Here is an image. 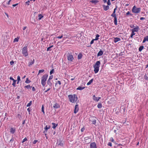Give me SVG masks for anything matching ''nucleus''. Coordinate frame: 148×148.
Returning <instances> with one entry per match:
<instances>
[{"label": "nucleus", "mask_w": 148, "mask_h": 148, "mask_svg": "<svg viewBox=\"0 0 148 148\" xmlns=\"http://www.w3.org/2000/svg\"><path fill=\"white\" fill-rule=\"evenodd\" d=\"M70 102L72 103H75L77 100V96L76 95H70L68 96Z\"/></svg>", "instance_id": "1"}, {"label": "nucleus", "mask_w": 148, "mask_h": 148, "mask_svg": "<svg viewBox=\"0 0 148 148\" xmlns=\"http://www.w3.org/2000/svg\"><path fill=\"white\" fill-rule=\"evenodd\" d=\"M48 77V75L46 74L43 75L41 78V83L42 86H44L46 84V81Z\"/></svg>", "instance_id": "2"}, {"label": "nucleus", "mask_w": 148, "mask_h": 148, "mask_svg": "<svg viewBox=\"0 0 148 148\" xmlns=\"http://www.w3.org/2000/svg\"><path fill=\"white\" fill-rule=\"evenodd\" d=\"M141 10V8H137L136 7V6L135 5H134L132 9V12L134 13H136V14H138L140 13Z\"/></svg>", "instance_id": "3"}, {"label": "nucleus", "mask_w": 148, "mask_h": 148, "mask_svg": "<svg viewBox=\"0 0 148 148\" xmlns=\"http://www.w3.org/2000/svg\"><path fill=\"white\" fill-rule=\"evenodd\" d=\"M27 45H25V46L22 49V54L25 57L27 56L28 55L27 49Z\"/></svg>", "instance_id": "4"}, {"label": "nucleus", "mask_w": 148, "mask_h": 148, "mask_svg": "<svg viewBox=\"0 0 148 148\" xmlns=\"http://www.w3.org/2000/svg\"><path fill=\"white\" fill-rule=\"evenodd\" d=\"M57 144L58 145H60L61 146H63L64 144L63 142V141L61 140L60 139H58L57 141Z\"/></svg>", "instance_id": "5"}, {"label": "nucleus", "mask_w": 148, "mask_h": 148, "mask_svg": "<svg viewBox=\"0 0 148 148\" xmlns=\"http://www.w3.org/2000/svg\"><path fill=\"white\" fill-rule=\"evenodd\" d=\"M67 57L68 60L70 61L71 62L73 61V60L74 59V58L72 55L69 54V55L67 56Z\"/></svg>", "instance_id": "6"}, {"label": "nucleus", "mask_w": 148, "mask_h": 148, "mask_svg": "<svg viewBox=\"0 0 148 148\" xmlns=\"http://www.w3.org/2000/svg\"><path fill=\"white\" fill-rule=\"evenodd\" d=\"M96 118L94 116H92L91 118L90 121L92 122V123L94 125L96 123Z\"/></svg>", "instance_id": "7"}, {"label": "nucleus", "mask_w": 148, "mask_h": 148, "mask_svg": "<svg viewBox=\"0 0 148 148\" xmlns=\"http://www.w3.org/2000/svg\"><path fill=\"white\" fill-rule=\"evenodd\" d=\"M90 148H97L96 144L94 142L91 143L90 144Z\"/></svg>", "instance_id": "8"}, {"label": "nucleus", "mask_w": 148, "mask_h": 148, "mask_svg": "<svg viewBox=\"0 0 148 148\" xmlns=\"http://www.w3.org/2000/svg\"><path fill=\"white\" fill-rule=\"evenodd\" d=\"M79 110L78 105L76 104L75 106V109L74 110V113L75 114Z\"/></svg>", "instance_id": "9"}, {"label": "nucleus", "mask_w": 148, "mask_h": 148, "mask_svg": "<svg viewBox=\"0 0 148 148\" xmlns=\"http://www.w3.org/2000/svg\"><path fill=\"white\" fill-rule=\"evenodd\" d=\"M120 111L123 113L124 114V112H125V107L124 106H121L120 108Z\"/></svg>", "instance_id": "10"}, {"label": "nucleus", "mask_w": 148, "mask_h": 148, "mask_svg": "<svg viewBox=\"0 0 148 148\" xmlns=\"http://www.w3.org/2000/svg\"><path fill=\"white\" fill-rule=\"evenodd\" d=\"M53 107L55 109H57L60 107L59 104L57 103H56L54 104Z\"/></svg>", "instance_id": "11"}, {"label": "nucleus", "mask_w": 148, "mask_h": 148, "mask_svg": "<svg viewBox=\"0 0 148 148\" xmlns=\"http://www.w3.org/2000/svg\"><path fill=\"white\" fill-rule=\"evenodd\" d=\"M94 71L95 73H98L99 71V67H97V66H94Z\"/></svg>", "instance_id": "12"}, {"label": "nucleus", "mask_w": 148, "mask_h": 148, "mask_svg": "<svg viewBox=\"0 0 148 148\" xmlns=\"http://www.w3.org/2000/svg\"><path fill=\"white\" fill-rule=\"evenodd\" d=\"M34 62L35 60L34 59H33V60H31V61L28 63V66L29 67L30 66H31L34 64Z\"/></svg>", "instance_id": "13"}, {"label": "nucleus", "mask_w": 148, "mask_h": 148, "mask_svg": "<svg viewBox=\"0 0 148 148\" xmlns=\"http://www.w3.org/2000/svg\"><path fill=\"white\" fill-rule=\"evenodd\" d=\"M92 98L94 101H99V99H101V97H98L97 98L95 97V95H94L92 96Z\"/></svg>", "instance_id": "14"}, {"label": "nucleus", "mask_w": 148, "mask_h": 148, "mask_svg": "<svg viewBox=\"0 0 148 148\" xmlns=\"http://www.w3.org/2000/svg\"><path fill=\"white\" fill-rule=\"evenodd\" d=\"M103 10L105 11H107L109 9L110 7L109 5H103Z\"/></svg>", "instance_id": "15"}, {"label": "nucleus", "mask_w": 148, "mask_h": 148, "mask_svg": "<svg viewBox=\"0 0 148 148\" xmlns=\"http://www.w3.org/2000/svg\"><path fill=\"white\" fill-rule=\"evenodd\" d=\"M139 29V27L137 26V27L131 29V30H132V31L135 32H137L138 31Z\"/></svg>", "instance_id": "16"}, {"label": "nucleus", "mask_w": 148, "mask_h": 148, "mask_svg": "<svg viewBox=\"0 0 148 148\" xmlns=\"http://www.w3.org/2000/svg\"><path fill=\"white\" fill-rule=\"evenodd\" d=\"M114 18V24L115 25H117V19L116 18V16H112Z\"/></svg>", "instance_id": "17"}, {"label": "nucleus", "mask_w": 148, "mask_h": 148, "mask_svg": "<svg viewBox=\"0 0 148 148\" xmlns=\"http://www.w3.org/2000/svg\"><path fill=\"white\" fill-rule=\"evenodd\" d=\"M15 131V129L14 128L12 127L10 129V132L12 134H14Z\"/></svg>", "instance_id": "18"}, {"label": "nucleus", "mask_w": 148, "mask_h": 148, "mask_svg": "<svg viewBox=\"0 0 148 148\" xmlns=\"http://www.w3.org/2000/svg\"><path fill=\"white\" fill-rule=\"evenodd\" d=\"M100 62L99 61H97L96 63H95V64L94 66H97V67H99L100 66Z\"/></svg>", "instance_id": "19"}, {"label": "nucleus", "mask_w": 148, "mask_h": 148, "mask_svg": "<svg viewBox=\"0 0 148 148\" xmlns=\"http://www.w3.org/2000/svg\"><path fill=\"white\" fill-rule=\"evenodd\" d=\"M47 84L50 87H51V86H52V83L51 82V80H48L47 81Z\"/></svg>", "instance_id": "20"}, {"label": "nucleus", "mask_w": 148, "mask_h": 148, "mask_svg": "<svg viewBox=\"0 0 148 148\" xmlns=\"http://www.w3.org/2000/svg\"><path fill=\"white\" fill-rule=\"evenodd\" d=\"M103 54V51L101 50H100L97 54V56H100L102 55Z\"/></svg>", "instance_id": "21"}, {"label": "nucleus", "mask_w": 148, "mask_h": 148, "mask_svg": "<svg viewBox=\"0 0 148 148\" xmlns=\"http://www.w3.org/2000/svg\"><path fill=\"white\" fill-rule=\"evenodd\" d=\"M116 8H115L114 10V11L112 14L111 15V16H116V14H115L116 10Z\"/></svg>", "instance_id": "22"}, {"label": "nucleus", "mask_w": 148, "mask_h": 148, "mask_svg": "<svg viewBox=\"0 0 148 148\" xmlns=\"http://www.w3.org/2000/svg\"><path fill=\"white\" fill-rule=\"evenodd\" d=\"M99 39V38H95V39H93L90 42V45L94 43V40H97Z\"/></svg>", "instance_id": "23"}, {"label": "nucleus", "mask_w": 148, "mask_h": 148, "mask_svg": "<svg viewBox=\"0 0 148 148\" xmlns=\"http://www.w3.org/2000/svg\"><path fill=\"white\" fill-rule=\"evenodd\" d=\"M82 53H79L78 54V56H77V59L78 60L82 58Z\"/></svg>", "instance_id": "24"}, {"label": "nucleus", "mask_w": 148, "mask_h": 148, "mask_svg": "<svg viewBox=\"0 0 148 148\" xmlns=\"http://www.w3.org/2000/svg\"><path fill=\"white\" fill-rule=\"evenodd\" d=\"M52 128L53 129H55L58 125L57 124H56L55 123H52Z\"/></svg>", "instance_id": "25"}, {"label": "nucleus", "mask_w": 148, "mask_h": 148, "mask_svg": "<svg viewBox=\"0 0 148 148\" xmlns=\"http://www.w3.org/2000/svg\"><path fill=\"white\" fill-rule=\"evenodd\" d=\"M120 40L121 39L119 38H114V42L115 43H116Z\"/></svg>", "instance_id": "26"}, {"label": "nucleus", "mask_w": 148, "mask_h": 148, "mask_svg": "<svg viewBox=\"0 0 148 148\" xmlns=\"http://www.w3.org/2000/svg\"><path fill=\"white\" fill-rule=\"evenodd\" d=\"M85 88L84 87H82L81 86H79L77 88L76 90H81Z\"/></svg>", "instance_id": "27"}, {"label": "nucleus", "mask_w": 148, "mask_h": 148, "mask_svg": "<svg viewBox=\"0 0 148 148\" xmlns=\"http://www.w3.org/2000/svg\"><path fill=\"white\" fill-rule=\"evenodd\" d=\"M32 88V86H30L29 85H28L26 86H25V88H27L28 89H31Z\"/></svg>", "instance_id": "28"}, {"label": "nucleus", "mask_w": 148, "mask_h": 148, "mask_svg": "<svg viewBox=\"0 0 148 148\" xmlns=\"http://www.w3.org/2000/svg\"><path fill=\"white\" fill-rule=\"evenodd\" d=\"M97 107L99 108H101L102 107V105L101 103H99L97 105Z\"/></svg>", "instance_id": "29"}, {"label": "nucleus", "mask_w": 148, "mask_h": 148, "mask_svg": "<svg viewBox=\"0 0 148 148\" xmlns=\"http://www.w3.org/2000/svg\"><path fill=\"white\" fill-rule=\"evenodd\" d=\"M144 47L143 46H140L138 49L139 51H141L143 49Z\"/></svg>", "instance_id": "30"}, {"label": "nucleus", "mask_w": 148, "mask_h": 148, "mask_svg": "<svg viewBox=\"0 0 148 148\" xmlns=\"http://www.w3.org/2000/svg\"><path fill=\"white\" fill-rule=\"evenodd\" d=\"M16 81L17 80L15 79L13 81V83L12 84L14 87H15L16 82Z\"/></svg>", "instance_id": "31"}, {"label": "nucleus", "mask_w": 148, "mask_h": 148, "mask_svg": "<svg viewBox=\"0 0 148 148\" xmlns=\"http://www.w3.org/2000/svg\"><path fill=\"white\" fill-rule=\"evenodd\" d=\"M93 81V79H91L87 83V85H89Z\"/></svg>", "instance_id": "32"}, {"label": "nucleus", "mask_w": 148, "mask_h": 148, "mask_svg": "<svg viewBox=\"0 0 148 148\" xmlns=\"http://www.w3.org/2000/svg\"><path fill=\"white\" fill-rule=\"evenodd\" d=\"M43 16L41 14H39L38 15V19L40 20L43 17Z\"/></svg>", "instance_id": "33"}, {"label": "nucleus", "mask_w": 148, "mask_h": 148, "mask_svg": "<svg viewBox=\"0 0 148 148\" xmlns=\"http://www.w3.org/2000/svg\"><path fill=\"white\" fill-rule=\"evenodd\" d=\"M53 47V45H52L51 46L48 47L47 49V51H51V48Z\"/></svg>", "instance_id": "34"}, {"label": "nucleus", "mask_w": 148, "mask_h": 148, "mask_svg": "<svg viewBox=\"0 0 148 148\" xmlns=\"http://www.w3.org/2000/svg\"><path fill=\"white\" fill-rule=\"evenodd\" d=\"M90 2L93 3H98L99 1L97 0H92Z\"/></svg>", "instance_id": "35"}, {"label": "nucleus", "mask_w": 148, "mask_h": 148, "mask_svg": "<svg viewBox=\"0 0 148 148\" xmlns=\"http://www.w3.org/2000/svg\"><path fill=\"white\" fill-rule=\"evenodd\" d=\"M146 41H148V38H144L143 41V43H145Z\"/></svg>", "instance_id": "36"}, {"label": "nucleus", "mask_w": 148, "mask_h": 148, "mask_svg": "<svg viewBox=\"0 0 148 148\" xmlns=\"http://www.w3.org/2000/svg\"><path fill=\"white\" fill-rule=\"evenodd\" d=\"M50 125H49L48 127L47 126V125H46L44 129L45 130H47L48 129H50Z\"/></svg>", "instance_id": "37"}, {"label": "nucleus", "mask_w": 148, "mask_h": 148, "mask_svg": "<svg viewBox=\"0 0 148 148\" xmlns=\"http://www.w3.org/2000/svg\"><path fill=\"white\" fill-rule=\"evenodd\" d=\"M42 112H43V114H45V112H44V105H42Z\"/></svg>", "instance_id": "38"}, {"label": "nucleus", "mask_w": 148, "mask_h": 148, "mask_svg": "<svg viewBox=\"0 0 148 148\" xmlns=\"http://www.w3.org/2000/svg\"><path fill=\"white\" fill-rule=\"evenodd\" d=\"M30 82H31V81L28 79V78H27L26 79V80L25 81V83H27V84H29V83H30Z\"/></svg>", "instance_id": "39"}, {"label": "nucleus", "mask_w": 148, "mask_h": 148, "mask_svg": "<svg viewBox=\"0 0 148 148\" xmlns=\"http://www.w3.org/2000/svg\"><path fill=\"white\" fill-rule=\"evenodd\" d=\"M19 39L18 38H16L14 40L13 42H18V41Z\"/></svg>", "instance_id": "40"}, {"label": "nucleus", "mask_w": 148, "mask_h": 148, "mask_svg": "<svg viewBox=\"0 0 148 148\" xmlns=\"http://www.w3.org/2000/svg\"><path fill=\"white\" fill-rule=\"evenodd\" d=\"M131 31H132V33L131 34L130 36V37H132L135 34V32H134L132 31V30H131Z\"/></svg>", "instance_id": "41"}, {"label": "nucleus", "mask_w": 148, "mask_h": 148, "mask_svg": "<svg viewBox=\"0 0 148 148\" xmlns=\"http://www.w3.org/2000/svg\"><path fill=\"white\" fill-rule=\"evenodd\" d=\"M32 104V101H31L30 102L28 103L27 105V107H29Z\"/></svg>", "instance_id": "42"}, {"label": "nucleus", "mask_w": 148, "mask_h": 148, "mask_svg": "<svg viewBox=\"0 0 148 148\" xmlns=\"http://www.w3.org/2000/svg\"><path fill=\"white\" fill-rule=\"evenodd\" d=\"M54 69H52L50 72V75L52 74L54 72Z\"/></svg>", "instance_id": "43"}, {"label": "nucleus", "mask_w": 148, "mask_h": 148, "mask_svg": "<svg viewBox=\"0 0 148 148\" xmlns=\"http://www.w3.org/2000/svg\"><path fill=\"white\" fill-rule=\"evenodd\" d=\"M107 3L108 5H111V3H110V0H108Z\"/></svg>", "instance_id": "44"}, {"label": "nucleus", "mask_w": 148, "mask_h": 148, "mask_svg": "<svg viewBox=\"0 0 148 148\" xmlns=\"http://www.w3.org/2000/svg\"><path fill=\"white\" fill-rule=\"evenodd\" d=\"M44 71V70L43 69L39 70V71L38 74L40 73H43Z\"/></svg>", "instance_id": "45"}, {"label": "nucleus", "mask_w": 148, "mask_h": 148, "mask_svg": "<svg viewBox=\"0 0 148 148\" xmlns=\"http://www.w3.org/2000/svg\"><path fill=\"white\" fill-rule=\"evenodd\" d=\"M27 140V139L26 137L23 140L22 143H23Z\"/></svg>", "instance_id": "46"}, {"label": "nucleus", "mask_w": 148, "mask_h": 148, "mask_svg": "<svg viewBox=\"0 0 148 148\" xmlns=\"http://www.w3.org/2000/svg\"><path fill=\"white\" fill-rule=\"evenodd\" d=\"M53 78V75H51L49 76L48 80H51Z\"/></svg>", "instance_id": "47"}, {"label": "nucleus", "mask_w": 148, "mask_h": 148, "mask_svg": "<svg viewBox=\"0 0 148 148\" xmlns=\"http://www.w3.org/2000/svg\"><path fill=\"white\" fill-rule=\"evenodd\" d=\"M17 81H20L21 80L20 77L19 76H18L17 78Z\"/></svg>", "instance_id": "48"}, {"label": "nucleus", "mask_w": 148, "mask_h": 148, "mask_svg": "<svg viewBox=\"0 0 148 148\" xmlns=\"http://www.w3.org/2000/svg\"><path fill=\"white\" fill-rule=\"evenodd\" d=\"M66 38H65V37L63 38L62 39V41L60 40V42H63L64 40H66Z\"/></svg>", "instance_id": "49"}, {"label": "nucleus", "mask_w": 148, "mask_h": 148, "mask_svg": "<svg viewBox=\"0 0 148 148\" xmlns=\"http://www.w3.org/2000/svg\"><path fill=\"white\" fill-rule=\"evenodd\" d=\"M126 14L127 15H132V14H131L130 12L129 11H128L127 13H126Z\"/></svg>", "instance_id": "50"}, {"label": "nucleus", "mask_w": 148, "mask_h": 148, "mask_svg": "<svg viewBox=\"0 0 148 148\" xmlns=\"http://www.w3.org/2000/svg\"><path fill=\"white\" fill-rule=\"evenodd\" d=\"M14 62L12 60L10 62V63L11 65H12L13 64H14Z\"/></svg>", "instance_id": "51"}, {"label": "nucleus", "mask_w": 148, "mask_h": 148, "mask_svg": "<svg viewBox=\"0 0 148 148\" xmlns=\"http://www.w3.org/2000/svg\"><path fill=\"white\" fill-rule=\"evenodd\" d=\"M14 139L13 136H12V138L10 140V142H13L14 141Z\"/></svg>", "instance_id": "52"}, {"label": "nucleus", "mask_w": 148, "mask_h": 148, "mask_svg": "<svg viewBox=\"0 0 148 148\" xmlns=\"http://www.w3.org/2000/svg\"><path fill=\"white\" fill-rule=\"evenodd\" d=\"M108 146H109L110 147H112V143L111 142H109L108 144Z\"/></svg>", "instance_id": "53"}, {"label": "nucleus", "mask_w": 148, "mask_h": 148, "mask_svg": "<svg viewBox=\"0 0 148 148\" xmlns=\"http://www.w3.org/2000/svg\"><path fill=\"white\" fill-rule=\"evenodd\" d=\"M144 78L146 80H148V77H147L146 75H144Z\"/></svg>", "instance_id": "54"}, {"label": "nucleus", "mask_w": 148, "mask_h": 148, "mask_svg": "<svg viewBox=\"0 0 148 148\" xmlns=\"http://www.w3.org/2000/svg\"><path fill=\"white\" fill-rule=\"evenodd\" d=\"M17 116L19 118V119H21V115H20V114H18Z\"/></svg>", "instance_id": "55"}, {"label": "nucleus", "mask_w": 148, "mask_h": 148, "mask_svg": "<svg viewBox=\"0 0 148 148\" xmlns=\"http://www.w3.org/2000/svg\"><path fill=\"white\" fill-rule=\"evenodd\" d=\"M38 141L37 140H35L34 141L33 143V144H36V143H37V142Z\"/></svg>", "instance_id": "56"}, {"label": "nucleus", "mask_w": 148, "mask_h": 148, "mask_svg": "<svg viewBox=\"0 0 148 148\" xmlns=\"http://www.w3.org/2000/svg\"><path fill=\"white\" fill-rule=\"evenodd\" d=\"M30 108H29L27 109V110L29 112V114H30Z\"/></svg>", "instance_id": "57"}, {"label": "nucleus", "mask_w": 148, "mask_h": 148, "mask_svg": "<svg viewBox=\"0 0 148 148\" xmlns=\"http://www.w3.org/2000/svg\"><path fill=\"white\" fill-rule=\"evenodd\" d=\"M29 3H30V1H27L26 2H25V3H26V4H27L28 5H29Z\"/></svg>", "instance_id": "58"}, {"label": "nucleus", "mask_w": 148, "mask_h": 148, "mask_svg": "<svg viewBox=\"0 0 148 148\" xmlns=\"http://www.w3.org/2000/svg\"><path fill=\"white\" fill-rule=\"evenodd\" d=\"M110 140L112 142H113V143H114V139H113V138H112L111 139H110Z\"/></svg>", "instance_id": "59"}, {"label": "nucleus", "mask_w": 148, "mask_h": 148, "mask_svg": "<svg viewBox=\"0 0 148 148\" xmlns=\"http://www.w3.org/2000/svg\"><path fill=\"white\" fill-rule=\"evenodd\" d=\"M84 130L85 128L83 127L81 129V131L82 132H83L84 131Z\"/></svg>", "instance_id": "60"}, {"label": "nucleus", "mask_w": 148, "mask_h": 148, "mask_svg": "<svg viewBox=\"0 0 148 148\" xmlns=\"http://www.w3.org/2000/svg\"><path fill=\"white\" fill-rule=\"evenodd\" d=\"M51 88H49L48 89L46 90L45 91V92H47L48 91H49L50 90V89Z\"/></svg>", "instance_id": "61"}, {"label": "nucleus", "mask_w": 148, "mask_h": 148, "mask_svg": "<svg viewBox=\"0 0 148 148\" xmlns=\"http://www.w3.org/2000/svg\"><path fill=\"white\" fill-rule=\"evenodd\" d=\"M10 80H13V81L14 80V79L12 77H10Z\"/></svg>", "instance_id": "62"}, {"label": "nucleus", "mask_w": 148, "mask_h": 148, "mask_svg": "<svg viewBox=\"0 0 148 148\" xmlns=\"http://www.w3.org/2000/svg\"><path fill=\"white\" fill-rule=\"evenodd\" d=\"M57 83H58L60 85H61V83L60 81H57Z\"/></svg>", "instance_id": "63"}, {"label": "nucleus", "mask_w": 148, "mask_h": 148, "mask_svg": "<svg viewBox=\"0 0 148 148\" xmlns=\"http://www.w3.org/2000/svg\"><path fill=\"white\" fill-rule=\"evenodd\" d=\"M35 88L34 87H32V90L33 91H35Z\"/></svg>", "instance_id": "64"}]
</instances>
